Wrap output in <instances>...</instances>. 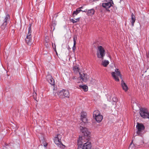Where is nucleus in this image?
<instances>
[{"label":"nucleus","instance_id":"f257e3e1","mask_svg":"<svg viewBox=\"0 0 149 149\" xmlns=\"http://www.w3.org/2000/svg\"><path fill=\"white\" fill-rule=\"evenodd\" d=\"M77 149H91L90 139L88 137H79L78 140Z\"/></svg>","mask_w":149,"mask_h":149},{"label":"nucleus","instance_id":"f03ea898","mask_svg":"<svg viewBox=\"0 0 149 149\" xmlns=\"http://www.w3.org/2000/svg\"><path fill=\"white\" fill-rule=\"evenodd\" d=\"M59 97L61 99H64L65 97H69V93L68 90L62 89L59 91L57 93Z\"/></svg>","mask_w":149,"mask_h":149},{"label":"nucleus","instance_id":"7ed1b4c3","mask_svg":"<svg viewBox=\"0 0 149 149\" xmlns=\"http://www.w3.org/2000/svg\"><path fill=\"white\" fill-rule=\"evenodd\" d=\"M105 51L102 46H99L97 47V57L99 58L103 59V57L105 55Z\"/></svg>","mask_w":149,"mask_h":149},{"label":"nucleus","instance_id":"20e7f679","mask_svg":"<svg viewBox=\"0 0 149 149\" xmlns=\"http://www.w3.org/2000/svg\"><path fill=\"white\" fill-rule=\"evenodd\" d=\"M31 29V25L28 28V33L25 39V40L26 43L29 45H30L32 44Z\"/></svg>","mask_w":149,"mask_h":149},{"label":"nucleus","instance_id":"39448f33","mask_svg":"<svg viewBox=\"0 0 149 149\" xmlns=\"http://www.w3.org/2000/svg\"><path fill=\"white\" fill-rule=\"evenodd\" d=\"M111 75L116 81H119V77L122 79L121 74L119 70L118 69H116L114 72H113L111 73Z\"/></svg>","mask_w":149,"mask_h":149},{"label":"nucleus","instance_id":"423d86ee","mask_svg":"<svg viewBox=\"0 0 149 149\" xmlns=\"http://www.w3.org/2000/svg\"><path fill=\"white\" fill-rule=\"evenodd\" d=\"M104 3H102V7L107 10L109 9L113 4V2L112 0H105Z\"/></svg>","mask_w":149,"mask_h":149},{"label":"nucleus","instance_id":"0eeeda50","mask_svg":"<svg viewBox=\"0 0 149 149\" xmlns=\"http://www.w3.org/2000/svg\"><path fill=\"white\" fill-rule=\"evenodd\" d=\"M140 114L141 116L144 118H148L149 116V113L148 111L145 108L140 109Z\"/></svg>","mask_w":149,"mask_h":149},{"label":"nucleus","instance_id":"6e6552de","mask_svg":"<svg viewBox=\"0 0 149 149\" xmlns=\"http://www.w3.org/2000/svg\"><path fill=\"white\" fill-rule=\"evenodd\" d=\"M136 128L137 130V134L139 135L141 134V132L144 130L145 127L142 124L137 123L136 125Z\"/></svg>","mask_w":149,"mask_h":149},{"label":"nucleus","instance_id":"1a4fd4ad","mask_svg":"<svg viewBox=\"0 0 149 149\" xmlns=\"http://www.w3.org/2000/svg\"><path fill=\"white\" fill-rule=\"evenodd\" d=\"M80 129L81 131L85 136H88L90 134V132L86 127H80Z\"/></svg>","mask_w":149,"mask_h":149},{"label":"nucleus","instance_id":"9d476101","mask_svg":"<svg viewBox=\"0 0 149 149\" xmlns=\"http://www.w3.org/2000/svg\"><path fill=\"white\" fill-rule=\"evenodd\" d=\"M54 141L55 143L60 148H65V146L62 143L61 141L56 137L54 138Z\"/></svg>","mask_w":149,"mask_h":149},{"label":"nucleus","instance_id":"9b49d317","mask_svg":"<svg viewBox=\"0 0 149 149\" xmlns=\"http://www.w3.org/2000/svg\"><path fill=\"white\" fill-rule=\"evenodd\" d=\"M86 115V113L85 112H82L81 113V119L82 122L84 123H86L88 121Z\"/></svg>","mask_w":149,"mask_h":149},{"label":"nucleus","instance_id":"f8f14e48","mask_svg":"<svg viewBox=\"0 0 149 149\" xmlns=\"http://www.w3.org/2000/svg\"><path fill=\"white\" fill-rule=\"evenodd\" d=\"M80 77L81 79L84 82H86L88 80L89 77L86 74L83 73L82 74L79 73Z\"/></svg>","mask_w":149,"mask_h":149},{"label":"nucleus","instance_id":"ddd939ff","mask_svg":"<svg viewBox=\"0 0 149 149\" xmlns=\"http://www.w3.org/2000/svg\"><path fill=\"white\" fill-rule=\"evenodd\" d=\"M46 79L51 85H54L55 84L54 81L51 75H47L46 77Z\"/></svg>","mask_w":149,"mask_h":149},{"label":"nucleus","instance_id":"4468645a","mask_svg":"<svg viewBox=\"0 0 149 149\" xmlns=\"http://www.w3.org/2000/svg\"><path fill=\"white\" fill-rule=\"evenodd\" d=\"M121 85L123 90L126 92L128 90V87L123 80L121 81Z\"/></svg>","mask_w":149,"mask_h":149},{"label":"nucleus","instance_id":"2eb2a0df","mask_svg":"<svg viewBox=\"0 0 149 149\" xmlns=\"http://www.w3.org/2000/svg\"><path fill=\"white\" fill-rule=\"evenodd\" d=\"M95 12V10L93 9L92 8L88 10L87 14L88 16H92L94 14Z\"/></svg>","mask_w":149,"mask_h":149},{"label":"nucleus","instance_id":"dca6fc26","mask_svg":"<svg viewBox=\"0 0 149 149\" xmlns=\"http://www.w3.org/2000/svg\"><path fill=\"white\" fill-rule=\"evenodd\" d=\"M94 118L96 120L98 123L100 122L103 118V117L101 115L97 116L96 117H94Z\"/></svg>","mask_w":149,"mask_h":149},{"label":"nucleus","instance_id":"f3484780","mask_svg":"<svg viewBox=\"0 0 149 149\" xmlns=\"http://www.w3.org/2000/svg\"><path fill=\"white\" fill-rule=\"evenodd\" d=\"M131 23L132 26H134V23L135 22L136 19L135 16L134 15L133 13H132L131 16Z\"/></svg>","mask_w":149,"mask_h":149},{"label":"nucleus","instance_id":"a211bd4d","mask_svg":"<svg viewBox=\"0 0 149 149\" xmlns=\"http://www.w3.org/2000/svg\"><path fill=\"white\" fill-rule=\"evenodd\" d=\"M73 70L75 73H77L79 72V68L78 66H74L73 67Z\"/></svg>","mask_w":149,"mask_h":149},{"label":"nucleus","instance_id":"6ab92c4d","mask_svg":"<svg viewBox=\"0 0 149 149\" xmlns=\"http://www.w3.org/2000/svg\"><path fill=\"white\" fill-rule=\"evenodd\" d=\"M100 115V113L98 110H95L93 112V117H96V116Z\"/></svg>","mask_w":149,"mask_h":149},{"label":"nucleus","instance_id":"aec40b11","mask_svg":"<svg viewBox=\"0 0 149 149\" xmlns=\"http://www.w3.org/2000/svg\"><path fill=\"white\" fill-rule=\"evenodd\" d=\"M79 88L82 89L85 91H88V87L87 86L84 85L83 86L80 85Z\"/></svg>","mask_w":149,"mask_h":149},{"label":"nucleus","instance_id":"412c9836","mask_svg":"<svg viewBox=\"0 0 149 149\" xmlns=\"http://www.w3.org/2000/svg\"><path fill=\"white\" fill-rule=\"evenodd\" d=\"M109 64V62L107 60L102 61V65L105 67H107Z\"/></svg>","mask_w":149,"mask_h":149},{"label":"nucleus","instance_id":"4be33fe9","mask_svg":"<svg viewBox=\"0 0 149 149\" xmlns=\"http://www.w3.org/2000/svg\"><path fill=\"white\" fill-rule=\"evenodd\" d=\"M75 37H73L74 45L72 47V50L74 52L76 49V40L75 39Z\"/></svg>","mask_w":149,"mask_h":149},{"label":"nucleus","instance_id":"5701e85b","mask_svg":"<svg viewBox=\"0 0 149 149\" xmlns=\"http://www.w3.org/2000/svg\"><path fill=\"white\" fill-rule=\"evenodd\" d=\"M10 19V16L8 15H6L5 19H4V22L7 23V21H9Z\"/></svg>","mask_w":149,"mask_h":149},{"label":"nucleus","instance_id":"b1692460","mask_svg":"<svg viewBox=\"0 0 149 149\" xmlns=\"http://www.w3.org/2000/svg\"><path fill=\"white\" fill-rule=\"evenodd\" d=\"M7 24V23L4 22L2 25L1 26V29H4L6 27Z\"/></svg>","mask_w":149,"mask_h":149},{"label":"nucleus","instance_id":"393cba45","mask_svg":"<svg viewBox=\"0 0 149 149\" xmlns=\"http://www.w3.org/2000/svg\"><path fill=\"white\" fill-rule=\"evenodd\" d=\"M56 137L57 138V139L60 140L61 141V139L62 138V136L60 134H58L57 135V136H56Z\"/></svg>","mask_w":149,"mask_h":149},{"label":"nucleus","instance_id":"a878e982","mask_svg":"<svg viewBox=\"0 0 149 149\" xmlns=\"http://www.w3.org/2000/svg\"><path fill=\"white\" fill-rule=\"evenodd\" d=\"M79 19L77 18L75 19H72V21L73 23L77 22V21Z\"/></svg>","mask_w":149,"mask_h":149},{"label":"nucleus","instance_id":"bb28decb","mask_svg":"<svg viewBox=\"0 0 149 149\" xmlns=\"http://www.w3.org/2000/svg\"><path fill=\"white\" fill-rule=\"evenodd\" d=\"M112 100L114 102H116L118 101V99L116 97H114L112 98Z\"/></svg>","mask_w":149,"mask_h":149},{"label":"nucleus","instance_id":"cd10ccee","mask_svg":"<svg viewBox=\"0 0 149 149\" xmlns=\"http://www.w3.org/2000/svg\"><path fill=\"white\" fill-rule=\"evenodd\" d=\"M82 8V7H80L79 8H77V12L79 13L80 11H82V10H81V8Z\"/></svg>","mask_w":149,"mask_h":149},{"label":"nucleus","instance_id":"c85d7f7f","mask_svg":"<svg viewBox=\"0 0 149 149\" xmlns=\"http://www.w3.org/2000/svg\"><path fill=\"white\" fill-rule=\"evenodd\" d=\"M78 13H79L78 12H77V10H76V11H74L73 12V15H77Z\"/></svg>","mask_w":149,"mask_h":149},{"label":"nucleus","instance_id":"c756f323","mask_svg":"<svg viewBox=\"0 0 149 149\" xmlns=\"http://www.w3.org/2000/svg\"><path fill=\"white\" fill-rule=\"evenodd\" d=\"M47 145V143H44L43 144V146L44 147H46Z\"/></svg>","mask_w":149,"mask_h":149},{"label":"nucleus","instance_id":"7c9ffc66","mask_svg":"<svg viewBox=\"0 0 149 149\" xmlns=\"http://www.w3.org/2000/svg\"><path fill=\"white\" fill-rule=\"evenodd\" d=\"M84 12L85 13H87V11H88V10H84V11H82Z\"/></svg>","mask_w":149,"mask_h":149},{"label":"nucleus","instance_id":"2f4dec72","mask_svg":"<svg viewBox=\"0 0 149 149\" xmlns=\"http://www.w3.org/2000/svg\"><path fill=\"white\" fill-rule=\"evenodd\" d=\"M90 1H96L95 0H90Z\"/></svg>","mask_w":149,"mask_h":149},{"label":"nucleus","instance_id":"473e14b6","mask_svg":"<svg viewBox=\"0 0 149 149\" xmlns=\"http://www.w3.org/2000/svg\"><path fill=\"white\" fill-rule=\"evenodd\" d=\"M131 145H132V144H131L130 145V147H129V148H130V146H131Z\"/></svg>","mask_w":149,"mask_h":149},{"label":"nucleus","instance_id":"72a5a7b5","mask_svg":"<svg viewBox=\"0 0 149 149\" xmlns=\"http://www.w3.org/2000/svg\"><path fill=\"white\" fill-rule=\"evenodd\" d=\"M108 10L109 11V9H108V10Z\"/></svg>","mask_w":149,"mask_h":149}]
</instances>
